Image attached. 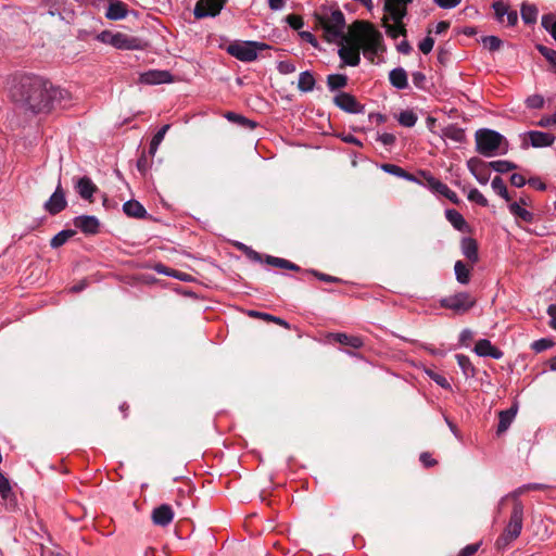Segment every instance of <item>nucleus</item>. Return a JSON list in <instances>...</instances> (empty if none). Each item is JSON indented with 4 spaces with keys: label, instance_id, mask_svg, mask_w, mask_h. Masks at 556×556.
Masks as SVG:
<instances>
[{
    "label": "nucleus",
    "instance_id": "864d4df0",
    "mask_svg": "<svg viewBox=\"0 0 556 556\" xmlns=\"http://www.w3.org/2000/svg\"><path fill=\"white\" fill-rule=\"evenodd\" d=\"M286 21L289 24V26L295 30L301 29L304 25L302 16L296 15V14H289L286 17Z\"/></svg>",
    "mask_w": 556,
    "mask_h": 556
},
{
    "label": "nucleus",
    "instance_id": "c756f323",
    "mask_svg": "<svg viewBox=\"0 0 556 556\" xmlns=\"http://www.w3.org/2000/svg\"><path fill=\"white\" fill-rule=\"evenodd\" d=\"M265 263L270 266L282 268V269H288V270H293V271L301 270V267L299 265H296L295 263H292L286 258H280V257H276V256H271V255H267L265 257Z\"/></svg>",
    "mask_w": 556,
    "mask_h": 556
},
{
    "label": "nucleus",
    "instance_id": "052dcab7",
    "mask_svg": "<svg viewBox=\"0 0 556 556\" xmlns=\"http://www.w3.org/2000/svg\"><path fill=\"white\" fill-rule=\"evenodd\" d=\"M278 71L281 74H291L295 72V66L291 62L282 61L278 64Z\"/></svg>",
    "mask_w": 556,
    "mask_h": 556
},
{
    "label": "nucleus",
    "instance_id": "cd10ccee",
    "mask_svg": "<svg viewBox=\"0 0 556 556\" xmlns=\"http://www.w3.org/2000/svg\"><path fill=\"white\" fill-rule=\"evenodd\" d=\"M123 211L129 217L144 218L147 216V210L140 202L136 200H129L125 202L123 205Z\"/></svg>",
    "mask_w": 556,
    "mask_h": 556
},
{
    "label": "nucleus",
    "instance_id": "423d86ee",
    "mask_svg": "<svg viewBox=\"0 0 556 556\" xmlns=\"http://www.w3.org/2000/svg\"><path fill=\"white\" fill-rule=\"evenodd\" d=\"M475 139L477 152L485 157L495 155L501 144L505 141L504 136L488 128L477 130Z\"/></svg>",
    "mask_w": 556,
    "mask_h": 556
},
{
    "label": "nucleus",
    "instance_id": "a211bd4d",
    "mask_svg": "<svg viewBox=\"0 0 556 556\" xmlns=\"http://www.w3.org/2000/svg\"><path fill=\"white\" fill-rule=\"evenodd\" d=\"M174 511L167 504H163L152 511V521L156 526L165 527L173 521Z\"/></svg>",
    "mask_w": 556,
    "mask_h": 556
},
{
    "label": "nucleus",
    "instance_id": "0e129e2a",
    "mask_svg": "<svg viewBox=\"0 0 556 556\" xmlns=\"http://www.w3.org/2000/svg\"><path fill=\"white\" fill-rule=\"evenodd\" d=\"M526 182H528V180L520 174L515 173L510 176V184L517 188L523 187Z\"/></svg>",
    "mask_w": 556,
    "mask_h": 556
},
{
    "label": "nucleus",
    "instance_id": "f8f14e48",
    "mask_svg": "<svg viewBox=\"0 0 556 556\" xmlns=\"http://www.w3.org/2000/svg\"><path fill=\"white\" fill-rule=\"evenodd\" d=\"M67 205L65 199V192L62 188L61 180L55 188V191L51 194L49 200L45 203V210L51 215H56L62 212Z\"/></svg>",
    "mask_w": 556,
    "mask_h": 556
},
{
    "label": "nucleus",
    "instance_id": "e433bc0d",
    "mask_svg": "<svg viewBox=\"0 0 556 556\" xmlns=\"http://www.w3.org/2000/svg\"><path fill=\"white\" fill-rule=\"evenodd\" d=\"M455 357H456L458 366L462 368V370L466 377H475L476 376V368L472 365V363L468 356H466L464 354H457Z\"/></svg>",
    "mask_w": 556,
    "mask_h": 556
},
{
    "label": "nucleus",
    "instance_id": "f704fd0d",
    "mask_svg": "<svg viewBox=\"0 0 556 556\" xmlns=\"http://www.w3.org/2000/svg\"><path fill=\"white\" fill-rule=\"evenodd\" d=\"M348 85V77L343 74H330L327 76V86L331 91L344 88Z\"/></svg>",
    "mask_w": 556,
    "mask_h": 556
},
{
    "label": "nucleus",
    "instance_id": "338daca9",
    "mask_svg": "<svg viewBox=\"0 0 556 556\" xmlns=\"http://www.w3.org/2000/svg\"><path fill=\"white\" fill-rule=\"evenodd\" d=\"M412 77H413V83L415 84L416 87L424 88V84L426 81V76L424 73L415 72V73H413Z\"/></svg>",
    "mask_w": 556,
    "mask_h": 556
},
{
    "label": "nucleus",
    "instance_id": "39448f33",
    "mask_svg": "<svg viewBox=\"0 0 556 556\" xmlns=\"http://www.w3.org/2000/svg\"><path fill=\"white\" fill-rule=\"evenodd\" d=\"M97 39L121 50H143L147 47L141 38L119 31L103 30L97 36Z\"/></svg>",
    "mask_w": 556,
    "mask_h": 556
},
{
    "label": "nucleus",
    "instance_id": "5701e85b",
    "mask_svg": "<svg viewBox=\"0 0 556 556\" xmlns=\"http://www.w3.org/2000/svg\"><path fill=\"white\" fill-rule=\"evenodd\" d=\"M516 414H517L516 406H511L510 408L501 410L498 413V425H497V429H496L497 435H501L507 431V429L511 425L513 420L515 419Z\"/></svg>",
    "mask_w": 556,
    "mask_h": 556
},
{
    "label": "nucleus",
    "instance_id": "69168bd1",
    "mask_svg": "<svg viewBox=\"0 0 556 556\" xmlns=\"http://www.w3.org/2000/svg\"><path fill=\"white\" fill-rule=\"evenodd\" d=\"M528 184H529L532 188H534V189H536V190L544 191V190L546 189V185H545V182H543V181L541 180V178H539V177H531V178H529V179H528Z\"/></svg>",
    "mask_w": 556,
    "mask_h": 556
},
{
    "label": "nucleus",
    "instance_id": "774afa93",
    "mask_svg": "<svg viewBox=\"0 0 556 556\" xmlns=\"http://www.w3.org/2000/svg\"><path fill=\"white\" fill-rule=\"evenodd\" d=\"M547 314L551 317L549 326L553 329H556V304H552V305L548 306Z\"/></svg>",
    "mask_w": 556,
    "mask_h": 556
},
{
    "label": "nucleus",
    "instance_id": "680f3d73",
    "mask_svg": "<svg viewBox=\"0 0 556 556\" xmlns=\"http://www.w3.org/2000/svg\"><path fill=\"white\" fill-rule=\"evenodd\" d=\"M419 459L427 468L433 467L438 463L434 458L431 457V454L427 452L421 453Z\"/></svg>",
    "mask_w": 556,
    "mask_h": 556
},
{
    "label": "nucleus",
    "instance_id": "dca6fc26",
    "mask_svg": "<svg viewBox=\"0 0 556 556\" xmlns=\"http://www.w3.org/2000/svg\"><path fill=\"white\" fill-rule=\"evenodd\" d=\"M140 81L148 85L172 83L173 76L168 71L151 70L140 75Z\"/></svg>",
    "mask_w": 556,
    "mask_h": 556
},
{
    "label": "nucleus",
    "instance_id": "c03bdc74",
    "mask_svg": "<svg viewBox=\"0 0 556 556\" xmlns=\"http://www.w3.org/2000/svg\"><path fill=\"white\" fill-rule=\"evenodd\" d=\"M554 341L552 339H547V338H542L540 340H536V341H533L531 343V349L535 352V353H541L552 346H554Z\"/></svg>",
    "mask_w": 556,
    "mask_h": 556
},
{
    "label": "nucleus",
    "instance_id": "bb28decb",
    "mask_svg": "<svg viewBox=\"0 0 556 556\" xmlns=\"http://www.w3.org/2000/svg\"><path fill=\"white\" fill-rule=\"evenodd\" d=\"M394 24L388 23V17H383V26L386 28V33L389 37L396 39L399 36H406L407 30L403 23V18H400L399 21L393 20Z\"/></svg>",
    "mask_w": 556,
    "mask_h": 556
},
{
    "label": "nucleus",
    "instance_id": "2eb2a0df",
    "mask_svg": "<svg viewBox=\"0 0 556 556\" xmlns=\"http://www.w3.org/2000/svg\"><path fill=\"white\" fill-rule=\"evenodd\" d=\"M412 2L413 0H386L384 10L389 13L392 20L399 21L406 16V7Z\"/></svg>",
    "mask_w": 556,
    "mask_h": 556
},
{
    "label": "nucleus",
    "instance_id": "1a4fd4ad",
    "mask_svg": "<svg viewBox=\"0 0 556 556\" xmlns=\"http://www.w3.org/2000/svg\"><path fill=\"white\" fill-rule=\"evenodd\" d=\"M418 176L422 178V181L425 186L429 187L431 190L444 195L452 203L459 204L460 200L457 197V194L451 190L445 184L441 182L439 179L433 177L429 172H419Z\"/></svg>",
    "mask_w": 556,
    "mask_h": 556
},
{
    "label": "nucleus",
    "instance_id": "58836bf2",
    "mask_svg": "<svg viewBox=\"0 0 556 556\" xmlns=\"http://www.w3.org/2000/svg\"><path fill=\"white\" fill-rule=\"evenodd\" d=\"M535 48L548 61L552 71L556 74V50L541 43L536 45Z\"/></svg>",
    "mask_w": 556,
    "mask_h": 556
},
{
    "label": "nucleus",
    "instance_id": "a18cd8bd",
    "mask_svg": "<svg viewBox=\"0 0 556 556\" xmlns=\"http://www.w3.org/2000/svg\"><path fill=\"white\" fill-rule=\"evenodd\" d=\"M481 41L490 51L498 50L503 43V41L496 36H484Z\"/></svg>",
    "mask_w": 556,
    "mask_h": 556
},
{
    "label": "nucleus",
    "instance_id": "9b49d317",
    "mask_svg": "<svg viewBox=\"0 0 556 556\" xmlns=\"http://www.w3.org/2000/svg\"><path fill=\"white\" fill-rule=\"evenodd\" d=\"M333 103L342 111L351 114L363 113L365 106L357 99L348 92H339L333 98Z\"/></svg>",
    "mask_w": 556,
    "mask_h": 556
},
{
    "label": "nucleus",
    "instance_id": "0eeeda50",
    "mask_svg": "<svg viewBox=\"0 0 556 556\" xmlns=\"http://www.w3.org/2000/svg\"><path fill=\"white\" fill-rule=\"evenodd\" d=\"M269 49V46L258 41H235L227 47V52L242 62H252L257 59L260 51Z\"/></svg>",
    "mask_w": 556,
    "mask_h": 556
},
{
    "label": "nucleus",
    "instance_id": "2f4dec72",
    "mask_svg": "<svg viewBox=\"0 0 556 556\" xmlns=\"http://www.w3.org/2000/svg\"><path fill=\"white\" fill-rule=\"evenodd\" d=\"M521 18L526 24H535L538 18V8L534 4L522 3Z\"/></svg>",
    "mask_w": 556,
    "mask_h": 556
},
{
    "label": "nucleus",
    "instance_id": "f3484780",
    "mask_svg": "<svg viewBox=\"0 0 556 556\" xmlns=\"http://www.w3.org/2000/svg\"><path fill=\"white\" fill-rule=\"evenodd\" d=\"M475 352L479 356H490L494 359H501L504 355L500 349L494 346L491 341L486 339H480L477 341L475 345Z\"/></svg>",
    "mask_w": 556,
    "mask_h": 556
},
{
    "label": "nucleus",
    "instance_id": "9d476101",
    "mask_svg": "<svg viewBox=\"0 0 556 556\" xmlns=\"http://www.w3.org/2000/svg\"><path fill=\"white\" fill-rule=\"evenodd\" d=\"M227 0H198L193 10L197 18L214 17L219 14Z\"/></svg>",
    "mask_w": 556,
    "mask_h": 556
},
{
    "label": "nucleus",
    "instance_id": "ea45409f",
    "mask_svg": "<svg viewBox=\"0 0 556 556\" xmlns=\"http://www.w3.org/2000/svg\"><path fill=\"white\" fill-rule=\"evenodd\" d=\"M509 211L511 214L522 219L523 222L530 223L533 219V214L528 210L521 207L517 202H513L509 205Z\"/></svg>",
    "mask_w": 556,
    "mask_h": 556
},
{
    "label": "nucleus",
    "instance_id": "412c9836",
    "mask_svg": "<svg viewBox=\"0 0 556 556\" xmlns=\"http://www.w3.org/2000/svg\"><path fill=\"white\" fill-rule=\"evenodd\" d=\"M462 253L471 263L479 262L478 242L473 238H463L460 241Z\"/></svg>",
    "mask_w": 556,
    "mask_h": 556
},
{
    "label": "nucleus",
    "instance_id": "79ce46f5",
    "mask_svg": "<svg viewBox=\"0 0 556 556\" xmlns=\"http://www.w3.org/2000/svg\"><path fill=\"white\" fill-rule=\"evenodd\" d=\"M489 165L491 166L492 169L502 174L517 168V165L515 163L504 160L489 162Z\"/></svg>",
    "mask_w": 556,
    "mask_h": 556
},
{
    "label": "nucleus",
    "instance_id": "a19ab883",
    "mask_svg": "<svg viewBox=\"0 0 556 556\" xmlns=\"http://www.w3.org/2000/svg\"><path fill=\"white\" fill-rule=\"evenodd\" d=\"M492 189L500 195L502 197L503 199H505L506 201H509L510 200V197L508 194V191H507V188H506V185L504 182V180L500 177V176H495L492 180Z\"/></svg>",
    "mask_w": 556,
    "mask_h": 556
},
{
    "label": "nucleus",
    "instance_id": "49530a36",
    "mask_svg": "<svg viewBox=\"0 0 556 556\" xmlns=\"http://www.w3.org/2000/svg\"><path fill=\"white\" fill-rule=\"evenodd\" d=\"M0 495L7 501L12 495V489L9 480L4 477V475L0 471Z\"/></svg>",
    "mask_w": 556,
    "mask_h": 556
},
{
    "label": "nucleus",
    "instance_id": "de8ad7c7",
    "mask_svg": "<svg viewBox=\"0 0 556 556\" xmlns=\"http://www.w3.org/2000/svg\"><path fill=\"white\" fill-rule=\"evenodd\" d=\"M468 200L475 202L481 206H488L489 202L486 198L476 188L471 189L468 193Z\"/></svg>",
    "mask_w": 556,
    "mask_h": 556
},
{
    "label": "nucleus",
    "instance_id": "6e6552de",
    "mask_svg": "<svg viewBox=\"0 0 556 556\" xmlns=\"http://www.w3.org/2000/svg\"><path fill=\"white\" fill-rule=\"evenodd\" d=\"M476 304L475 298L468 292H458L440 300V306L453 311L457 315L466 314Z\"/></svg>",
    "mask_w": 556,
    "mask_h": 556
},
{
    "label": "nucleus",
    "instance_id": "6ab92c4d",
    "mask_svg": "<svg viewBox=\"0 0 556 556\" xmlns=\"http://www.w3.org/2000/svg\"><path fill=\"white\" fill-rule=\"evenodd\" d=\"M75 189L84 200L89 202H92V195L98 191V187L87 176L80 177L76 181Z\"/></svg>",
    "mask_w": 556,
    "mask_h": 556
},
{
    "label": "nucleus",
    "instance_id": "20e7f679",
    "mask_svg": "<svg viewBox=\"0 0 556 556\" xmlns=\"http://www.w3.org/2000/svg\"><path fill=\"white\" fill-rule=\"evenodd\" d=\"M523 525V505L516 502L513 506L509 520L505 526L502 534L495 541L497 551H505L520 535Z\"/></svg>",
    "mask_w": 556,
    "mask_h": 556
},
{
    "label": "nucleus",
    "instance_id": "4be33fe9",
    "mask_svg": "<svg viewBox=\"0 0 556 556\" xmlns=\"http://www.w3.org/2000/svg\"><path fill=\"white\" fill-rule=\"evenodd\" d=\"M328 340L337 342L341 345L350 346L355 350L363 346V340L359 337L350 336L343 332L329 333Z\"/></svg>",
    "mask_w": 556,
    "mask_h": 556
},
{
    "label": "nucleus",
    "instance_id": "37998d69",
    "mask_svg": "<svg viewBox=\"0 0 556 556\" xmlns=\"http://www.w3.org/2000/svg\"><path fill=\"white\" fill-rule=\"evenodd\" d=\"M417 119V115L409 110L402 111L397 117L399 123L405 127H413L416 124Z\"/></svg>",
    "mask_w": 556,
    "mask_h": 556
},
{
    "label": "nucleus",
    "instance_id": "8fccbe9b",
    "mask_svg": "<svg viewBox=\"0 0 556 556\" xmlns=\"http://www.w3.org/2000/svg\"><path fill=\"white\" fill-rule=\"evenodd\" d=\"M151 167V161L148 159L146 151L141 152V155L139 156L137 161V168L142 174L146 175L148 169Z\"/></svg>",
    "mask_w": 556,
    "mask_h": 556
},
{
    "label": "nucleus",
    "instance_id": "f257e3e1",
    "mask_svg": "<svg viewBox=\"0 0 556 556\" xmlns=\"http://www.w3.org/2000/svg\"><path fill=\"white\" fill-rule=\"evenodd\" d=\"M11 99L35 114L48 113L70 100L65 89L54 87L42 77L29 74L15 75L10 85Z\"/></svg>",
    "mask_w": 556,
    "mask_h": 556
},
{
    "label": "nucleus",
    "instance_id": "f03ea898",
    "mask_svg": "<svg viewBox=\"0 0 556 556\" xmlns=\"http://www.w3.org/2000/svg\"><path fill=\"white\" fill-rule=\"evenodd\" d=\"M314 28L324 30V38L328 42L340 40L341 48L339 49V56L344 65L357 66L361 62L359 51L361 45L356 41L354 33L349 30V35L344 33L345 17L340 9L333 10L330 14L327 8L324 7L321 11L314 12Z\"/></svg>",
    "mask_w": 556,
    "mask_h": 556
},
{
    "label": "nucleus",
    "instance_id": "09e8293b",
    "mask_svg": "<svg viewBox=\"0 0 556 556\" xmlns=\"http://www.w3.org/2000/svg\"><path fill=\"white\" fill-rule=\"evenodd\" d=\"M226 117L229 119V121H233V122H237L239 123L240 125L242 126H248L250 128H255L256 124L248 118H245L244 116L242 115H238L233 112H228L226 114Z\"/></svg>",
    "mask_w": 556,
    "mask_h": 556
},
{
    "label": "nucleus",
    "instance_id": "473e14b6",
    "mask_svg": "<svg viewBox=\"0 0 556 556\" xmlns=\"http://www.w3.org/2000/svg\"><path fill=\"white\" fill-rule=\"evenodd\" d=\"M170 128V125L169 124H166L164 126H162L159 131L153 136L151 142H150V148H149V155L151 157H153L157 151V148L161 144V142L163 141L166 132L168 131V129Z\"/></svg>",
    "mask_w": 556,
    "mask_h": 556
},
{
    "label": "nucleus",
    "instance_id": "a878e982",
    "mask_svg": "<svg viewBox=\"0 0 556 556\" xmlns=\"http://www.w3.org/2000/svg\"><path fill=\"white\" fill-rule=\"evenodd\" d=\"M381 168L386 173H389V174H392L394 176L404 178L406 180L424 184L422 178H420V176L416 177L413 174L406 172L405 169H403L402 167H400L397 165L386 163V164L381 165Z\"/></svg>",
    "mask_w": 556,
    "mask_h": 556
},
{
    "label": "nucleus",
    "instance_id": "4d7b16f0",
    "mask_svg": "<svg viewBox=\"0 0 556 556\" xmlns=\"http://www.w3.org/2000/svg\"><path fill=\"white\" fill-rule=\"evenodd\" d=\"M306 273H309L312 275H314L317 279L321 280V281H325V282H340L341 279L334 277V276H330V275H327V274H324V273H319L315 269H309V270H306Z\"/></svg>",
    "mask_w": 556,
    "mask_h": 556
},
{
    "label": "nucleus",
    "instance_id": "6e6d98bb",
    "mask_svg": "<svg viewBox=\"0 0 556 556\" xmlns=\"http://www.w3.org/2000/svg\"><path fill=\"white\" fill-rule=\"evenodd\" d=\"M493 9H494L496 20L500 23H502L504 21L505 14L507 13L508 7L505 5L503 2H494Z\"/></svg>",
    "mask_w": 556,
    "mask_h": 556
},
{
    "label": "nucleus",
    "instance_id": "3c124183",
    "mask_svg": "<svg viewBox=\"0 0 556 556\" xmlns=\"http://www.w3.org/2000/svg\"><path fill=\"white\" fill-rule=\"evenodd\" d=\"M431 34V30L429 29L428 30V36L422 40L420 41L419 43V50L424 53V54H428L431 52V50L433 49V46H434V39L430 36Z\"/></svg>",
    "mask_w": 556,
    "mask_h": 556
},
{
    "label": "nucleus",
    "instance_id": "ddd939ff",
    "mask_svg": "<svg viewBox=\"0 0 556 556\" xmlns=\"http://www.w3.org/2000/svg\"><path fill=\"white\" fill-rule=\"evenodd\" d=\"M467 167L480 184L485 185L489 181L491 176L489 163L475 156L467 161Z\"/></svg>",
    "mask_w": 556,
    "mask_h": 556
},
{
    "label": "nucleus",
    "instance_id": "13d9d810",
    "mask_svg": "<svg viewBox=\"0 0 556 556\" xmlns=\"http://www.w3.org/2000/svg\"><path fill=\"white\" fill-rule=\"evenodd\" d=\"M527 491H529V490L526 488V485H522V486H520V488L516 489L515 491H513V492H511L509 495H507L506 497L502 498L500 504H503V503H504V501H505L507 497H510V498H513V506H514V505L516 504V502H521V501L519 500V496H520L521 494H523L525 492H527Z\"/></svg>",
    "mask_w": 556,
    "mask_h": 556
},
{
    "label": "nucleus",
    "instance_id": "7ed1b4c3",
    "mask_svg": "<svg viewBox=\"0 0 556 556\" xmlns=\"http://www.w3.org/2000/svg\"><path fill=\"white\" fill-rule=\"evenodd\" d=\"M350 31L354 33L356 41L361 45L364 55L374 62V55L386 51L382 34L366 21H355L350 26Z\"/></svg>",
    "mask_w": 556,
    "mask_h": 556
},
{
    "label": "nucleus",
    "instance_id": "72a5a7b5",
    "mask_svg": "<svg viewBox=\"0 0 556 556\" xmlns=\"http://www.w3.org/2000/svg\"><path fill=\"white\" fill-rule=\"evenodd\" d=\"M315 87V78L308 71L302 72L299 77L298 88L303 92L312 91Z\"/></svg>",
    "mask_w": 556,
    "mask_h": 556
},
{
    "label": "nucleus",
    "instance_id": "c85d7f7f",
    "mask_svg": "<svg viewBox=\"0 0 556 556\" xmlns=\"http://www.w3.org/2000/svg\"><path fill=\"white\" fill-rule=\"evenodd\" d=\"M391 85L397 89H405L408 86L407 74L404 68L396 67L389 73Z\"/></svg>",
    "mask_w": 556,
    "mask_h": 556
},
{
    "label": "nucleus",
    "instance_id": "aec40b11",
    "mask_svg": "<svg viewBox=\"0 0 556 556\" xmlns=\"http://www.w3.org/2000/svg\"><path fill=\"white\" fill-rule=\"evenodd\" d=\"M128 14V7L121 0H110L105 17L111 21L123 20Z\"/></svg>",
    "mask_w": 556,
    "mask_h": 556
},
{
    "label": "nucleus",
    "instance_id": "bf43d9fd",
    "mask_svg": "<svg viewBox=\"0 0 556 556\" xmlns=\"http://www.w3.org/2000/svg\"><path fill=\"white\" fill-rule=\"evenodd\" d=\"M480 547V543L469 544L465 546L457 556H473Z\"/></svg>",
    "mask_w": 556,
    "mask_h": 556
},
{
    "label": "nucleus",
    "instance_id": "4468645a",
    "mask_svg": "<svg viewBox=\"0 0 556 556\" xmlns=\"http://www.w3.org/2000/svg\"><path fill=\"white\" fill-rule=\"evenodd\" d=\"M73 224L86 235H96L99 232L100 223L94 216H77L74 218Z\"/></svg>",
    "mask_w": 556,
    "mask_h": 556
},
{
    "label": "nucleus",
    "instance_id": "5fc2aeb1",
    "mask_svg": "<svg viewBox=\"0 0 556 556\" xmlns=\"http://www.w3.org/2000/svg\"><path fill=\"white\" fill-rule=\"evenodd\" d=\"M526 103L530 109H541L544 105V99L540 94H533L526 100Z\"/></svg>",
    "mask_w": 556,
    "mask_h": 556
},
{
    "label": "nucleus",
    "instance_id": "e2e57ef3",
    "mask_svg": "<svg viewBox=\"0 0 556 556\" xmlns=\"http://www.w3.org/2000/svg\"><path fill=\"white\" fill-rule=\"evenodd\" d=\"M442 9H453L457 7L462 0H433Z\"/></svg>",
    "mask_w": 556,
    "mask_h": 556
},
{
    "label": "nucleus",
    "instance_id": "4c0bfd02",
    "mask_svg": "<svg viewBox=\"0 0 556 556\" xmlns=\"http://www.w3.org/2000/svg\"><path fill=\"white\" fill-rule=\"evenodd\" d=\"M443 136L455 141L462 143L466 139V135L463 128L457 126H448L443 130Z\"/></svg>",
    "mask_w": 556,
    "mask_h": 556
},
{
    "label": "nucleus",
    "instance_id": "393cba45",
    "mask_svg": "<svg viewBox=\"0 0 556 556\" xmlns=\"http://www.w3.org/2000/svg\"><path fill=\"white\" fill-rule=\"evenodd\" d=\"M445 217L456 230L462 232L470 231L468 223L458 211L453 208L446 210Z\"/></svg>",
    "mask_w": 556,
    "mask_h": 556
},
{
    "label": "nucleus",
    "instance_id": "c9c22d12",
    "mask_svg": "<svg viewBox=\"0 0 556 556\" xmlns=\"http://www.w3.org/2000/svg\"><path fill=\"white\" fill-rule=\"evenodd\" d=\"M76 235V231L73 229H65L56 233L50 241V245L53 249H58L65 244L72 237Z\"/></svg>",
    "mask_w": 556,
    "mask_h": 556
},
{
    "label": "nucleus",
    "instance_id": "603ef678",
    "mask_svg": "<svg viewBox=\"0 0 556 556\" xmlns=\"http://www.w3.org/2000/svg\"><path fill=\"white\" fill-rule=\"evenodd\" d=\"M427 374L440 387L444 389H451V384L448 383L447 379L444 376L437 374L432 370H428Z\"/></svg>",
    "mask_w": 556,
    "mask_h": 556
},
{
    "label": "nucleus",
    "instance_id": "7c9ffc66",
    "mask_svg": "<svg viewBox=\"0 0 556 556\" xmlns=\"http://www.w3.org/2000/svg\"><path fill=\"white\" fill-rule=\"evenodd\" d=\"M456 280L462 285H468L471 276V268L463 261H456L454 265Z\"/></svg>",
    "mask_w": 556,
    "mask_h": 556
},
{
    "label": "nucleus",
    "instance_id": "b1692460",
    "mask_svg": "<svg viewBox=\"0 0 556 556\" xmlns=\"http://www.w3.org/2000/svg\"><path fill=\"white\" fill-rule=\"evenodd\" d=\"M528 137L532 147L534 148H544L553 144L555 137L552 134L531 130L528 132Z\"/></svg>",
    "mask_w": 556,
    "mask_h": 556
}]
</instances>
